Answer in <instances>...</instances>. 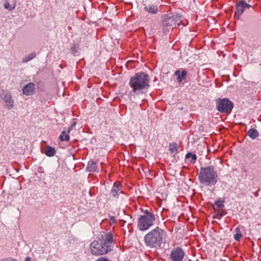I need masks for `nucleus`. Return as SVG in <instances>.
Masks as SVG:
<instances>
[{
  "label": "nucleus",
  "instance_id": "obj_1",
  "mask_svg": "<svg viewBox=\"0 0 261 261\" xmlns=\"http://www.w3.org/2000/svg\"><path fill=\"white\" fill-rule=\"evenodd\" d=\"M129 86L132 88L129 93L130 98L135 94L146 92L149 87V77L148 74L143 72H139L130 78Z\"/></svg>",
  "mask_w": 261,
  "mask_h": 261
},
{
  "label": "nucleus",
  "instance_id": "obj_2",
  "mask_svg": "<svg viewBox=\"0 0 261 261\" xmlns=\"http://www.w3.org/2000/svg\"><path fill=\"white\" fill-rule=\"evenodd\" d=\"M167 233L159 227L148 231L144 237L145 246L150 248H161L166 242Z\"/></svg>",
  "mask_w": 261,
  "mask_h": 261
},
{
  "label": "nucleus",
  "instance_id": "obj_3",
  "mask_svg": "<svg viewBox=\"0 0 261 261\" xmlns=\"http://www.w3.org/2000/svg\"><path fill=\"white\" fill-rule=\"evenodd\" d=\"M113 236L111 232L101 235V238L94 240L90 244L92 254L98 255L107 253L113 248Z\"/></svg>",
  "mask_w": 261,
  "mask_h": 261
},
{
  "label": "nucleus",
  "instance_id": "obj_4",
  "mask_svg": "<svg viewBox=\"0 0 261 261\" xmlns=\"http://www.w3.org/2000/svg\"><path fill=\"white\" fill-rule=\"evenodd\" d=\"M218 175L214 166L201 167L198 174V179L203 186L211 187L218 181Z\"/></svg>",
  "mask_w": 261,
  "mask_h": 261
},
{
  "label": "nucleus",
  "instance_id": "obj_5",
  "mask_svg": "<svg viewBox=\"0 0 261 261\" xmlns=\"http://www.w3.org/2000/svg\"><path fill=\"white\" fill-rule=\"evenodd\" d=\"M155 216L148 210H145L144 215H141L138 220V228L141 231H145L153 225Z\"/></svg>",
  "mask_w": 261,
  "mask_h": 261
},
{
  "label": "nucleus",
  "instance_id": "obj_6",
  "mask_svg": "<svg viewBox=\"0 0 261 261\" xmlns=\"http://www.w3.org/2000/svg\"><path fill=\"white\" fill-rule=\"evenodd\" d=\"M181 16L178 14L172 15L171 16H167L164 18L162 21L163 30L165 32H169L170 30L173 28V26L177 24L179 25L181 22Z\"/></svg>",
  "mask_w": 261,
  "mask_h": 261
},
{
  "label": "nucleus",
  "instance_id": "obj_7",
  "mask_svg": "<svg viewBox=\"0 0 261 261\" xmlns=\"http://www.w3.org/2000/svg\"><path fill=\"white\" fill-rule=\"evenodd\" d=\"M216 109L221 113H229L233 108V103L229 99H218L216 101Z\"/></svg>",
  "mask_w": 261,
  "mask_h": 261
},
{
  "label": "nucleus",
  "instance_id": "obj_8",
  "mask_svg": "<svg viewBox=\"0 0 261 261\" xmlns=\"http://www.w3.org/2000/svg\"><path fill=\"white\" fill-rule=\"evenodd\" d=\"M236 11L234 17L237 19H240L241 16L246 9L252 8V6L246 2L245 0H241L236 4Z\"/></svg>",
  "mask_w": 261,
  "mask_h": 261
},
{
  "label": "nucleus",
  "instance_id": "obj_9",
  "mask_svg": "<svg viewBox=\"0 0 261 261\" xmlns=\"http://www.w3.org/2000/svg\"><path fill=\"white\" fill-rule=\"evenodd\" d=\"M185 256L184 250L179 247L173 248L170 253V259L172 261H182Z\"/></svg>",
  "mask_w": 261,
  "mask_h": 261
},
{
  "label": "nucleus",
  "instance_id": "obj_10",
  "mask_svg": "<svg viewBox=\"0 0 261 261\" xmlns=\"http://www.w3.org/2000/svg\"><path fill=\"white\" fill-rule=\"evenodd\" d=\"M5 103V107L8 110L12 109L14 106V101L12 99L11 94L9 92H4L1 96Z\"/></svg>",
  "mask_w": 261,
  "mask_h": 261
},
{
  "label": "nucleus",
  "instance_id": "obj_11",
  "mask_svg": "<svg viewBox=\"0 0 261 261\" xmlns=\"http://www.w3.org/2000/svg\"><path fill=\"white\" fill-rule=\"evenodd\" d=\"M143 9L146 12L154 15L159 12V6L157 4H144Z\"/></svg>",
  "mask_w": 261,
  "mask_h": 261
},
{
  "label": "nucleus",
  "instance_id": "obj_12",
  "mask_svg": "<svg viewBox=\"0 0 261 261\" xmlns=\"http://www.w3.org/2000/svg\"><path fill=\"white\" fill-rule=\"evenodd\" d=\"M35 89V85L33 83H30L22 88V93L25 95H32Z\"/></svg>",
  "mask_w": 261,
  "mask_h": 261
},
{
  "label": "nucleus",
  "instance_id": "obj_13",
  "mask_svg": "<svg viewBox=\"0 0 261 261\" xmlns=\"http://www.w3.org/2000/svg\"><path fill=\"white\" fill-rule=\"evenodd\" d=\"M122 186L120 184L115 182L113 184V187L111 190V194L114 197L118 198L119 193H121V188Z\"/></svg>",
  "mask_w": 261,
  "mask_h": 261
},
{
  "label": "nucleus",
  "instance_id": "obj_14",
  "mask_svg": "<svg viewBox=\"0 0 261 261\" xmlns=\"http://www.w3.org/2000/svg\"><path fill=\"white\" fill-rule=\"evenodd\" d=\"M174 74L177 76V82L180 83L186 79L187 72L185 70H182L181 71L180 70H177L175 71Z\"/></svg>",
  "mask_w": 261,
  "mask_h": 261
},
{
  "label": "nucleus",
  "instance_id": "obj_15",
  "mask_svg": "<svg viewBox=\"0 0 261 261\" xmlns=\"http://www.w3.org/2000/svg\"><path fill=\"white\" fill-rule=\"evenodd\" d=\"M87 170L89 172H94L97 171V164L96 162L90 161L87 166Z\"/></svg>",
  "mask_w": 261,
  "mask_h": 261
},
{
  "label": "nucleus",
  "instance_id": "obj_16",
  "mask_svg": "<svg viewBox=\"0 0 261 261\" xmlns=\"http://www.w3.org/2000/svg\"><path fill=\"white\" fill-rule=\"evenodd\" d=\"M70 131L71 128H68L67 132L65 131H63L59 137L60 140L62 141H69L70 140L69 134L70 133Z\"/></svg>",
  "mask_w": 261,
  "mask_h": 261
},
{
  "label": "nucleus",
  "instance_id": "obj_17",
  "mask_svg": "<svg viewBox=\"0 0 261 261\" xmlns=\"http://www.w3.org/2000/svg\"><path fill=\"white\" fill-rule=\"evenodd\" d=\"M44 153L49 157L53 156L56 153V150L54 148L47 145L45 148Z\"/></svg>",
  "mask_w": 261,
  "mask_h": 261
},
{
  "label": "nucleus",
  "instance_id": "obj_18",
  "mask_svg": "<svg viewBox=\"0 0 261 261\" xmlns=\"http://www.w3.org/2000/svg\"><path fill=\"white\" fill-rule=\"evenodd\" d=\"M247 135L252 139H255L258 136L259 133L257 129L251 128L248 131Z\"/></svg>",
  "mask_w": 261,
  "mask_h": 261
},
{
  "label": "nucleus",
  "instance_id": "obj_19",
  "mask_svg": "<svg viewBox=\"0 0 261 261\" xmlns=\"http://www.w3.org/2000/svg\"><path fill=\"white\" fill-rule=\"evenodd\" d=\"M235 232L234 239L237 241H240L241 238L242 237V235L239 226H238L235 229Z\"/></svg>",
  "mask_w": 261,
  "mask_h": 261
},
{
  "label": "nucleus",
  "instance_id": "obj_20",
  "mask_svg": "<svg viewBox=\"0 0 261 261\" xmlns=\"http://www.w3.org/2000/svg\"><path fill=\"white\" fill-rule=\"evenodd\" d=\"M186 158L187 159H191L190 162L191 163H195L197 159V156L194 153L189 152L186 155Z\"/></svg>",
  "mask_w": 261,
  "mask_h": 261
},
{
  "label": "nucleus",
  "instance_id": "obj_21",
  "mask_svg": "<svg viewBox=\"0 0 261 261\" xmlns=\"http://www.w3.org/2000/svg\"><path fill=\"white\" fill-rule=\"evenodd\" d=\"M35 56H36V54L35 53H32L30 54V55L24 57L23 58L22 61L23 63H27V62L32 60V59H33L35 57Z\"/></svg>",
  "mask_w": 261,
  "mask_h": 261
},
{
  "label": "nucleus",
  "instance_id": "obj_22",
  "mask_svg": "<svg viewBox=\"0 0 261 261\" xmlns=\"http://www.w3.org/2000/svg\"><path fill=\"white\" fill-rule=\"evenodd\" d=\"M4 7L6 9L9 11H12L15 8L16 4H14L12 5H11L9 2L7 1L5 2Z\"/></svg>",
  "mask_w": 261,
  "mask_h": 261
},
{
  "label": "nucleus",
  "instance_id": "obj_23",
  "mask_svg": "<svg viewBox=\"0 0 261 261\" xmlns=\"http://www.w3.org/2000/svg\"><path fill=\"white\" fill-rule=\"evenodd\" d=\"M178 147L177 144L175 143H173L172 144H170L169 145V150L171 151V153H176L178 151Z\"/></svg>",
  "mask_w": 261,
  "mask_h": 261
},
{
  "label": "nucleus",
  "instance_id": "obj_24",
  "mask_svg": "<svg viewBox=\"0 0 261 261\" xmlns=\"http://www.w3.org/2000/svg\"><path fill=\"white\" fill-rule=\"evenodd\" d=\"M215 205L218 208H221L224 206V201L218 200L215 202Z\"/></svg>",
  "mask_w": 261,
  "mask_h": 261
},
{
  "label": "nucleus",
  "instance_id": "obj_25",
  "mask_svg": "<svg viewBox=\"0 0 261 261\" xmlns=\"http://www.w3.org/2000/svg\"><path fill=\"white\" fill-rule=\"evenodd\" d=\"M109 223H110V224L111 225H112L116 223V220L115 217L112 216L109 217Z\"/></svg>",
  "mask_w": 261,
  "mask_h": 261
},
{
  "label": "nucleus",
  "instance_id": "obj_26",
  "mask_svg": "<svg viewBox=\"0 0 261 261\" xmlns=\"http://www.w3.org/2000/svg\"><path fill=\"white\" fill-rule=\"evenodd\" d=\"M96 261H110L109 260L107 257H101L98 259H97Z\"/></svg>",
  "mask_w": 261,
  "mask_h": 261
},
{
  "label": "nucleus",
  "instance_id": "obj_27",
  "mask_svg": "<svg viewBox=\"0 0 261 261\" xmlns=\"http://www.w3.org/2000/svg\"><path fill=\"white\" fill-rule=\"evenodd\" d=\"M1 261H17V260L15 258L10 257V258H7L3 259Z\"/></svg>",
  "mask_w": 261,
  "mask_h": 261
},
{
  "label": "nucleus",
  "instance_id": "obj_28",
  "mask_svg": "<svg viewBox=\"0 0 261 261\" xmlns=\"http://www.w3.org/2000/svg\"><path fill=\"white\" fill-rule=\"evenodd\" d=\"M76 125V122H73L71 124V126L69 128H71V129L73 127H74Z\"/></svg>",
  "mask_w": 261,
  "mask_h": 261
},
{
  "label": "nucleus",
  "instance_id": "obj_29",
  "mask_svg": "<svg viewBox=\"0 0 261 261\" xmlns=\"http://www.w3.org/2000/svg\"><path fill=\"white\" fill-rule=\"evenodd\" d=\"M31 257L28 256L25 258L24 261H31Z\"/></svg>",
  "mask_w": 261,
  "mask_h": 261
}]
</instances>
